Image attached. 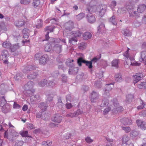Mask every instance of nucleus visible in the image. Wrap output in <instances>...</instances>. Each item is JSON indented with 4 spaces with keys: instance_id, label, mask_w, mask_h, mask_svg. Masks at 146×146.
<instances>
[{
    "instance_id": "nucleus-36",
    "label": "nucleus",
    "mask_w": 146,
    "mask_h": 146,
    "mask_svg": "<svg viewBox=\"0 0 146 146\" xmlns=\"http://www.w3.org/2000/svg\"><path fill=\"white\" fill-rule=\"evenodd\" d=\"M48 106V105L46 103L40 102L39 105L38 107L42 109L45 110L46 109Z\"/></svg>"
},
{
    "instance_id": "nucleus-1",
    "label": "nucleus",
    "mask_w": 146,
    "mask_h": 146,
    "mask_svg": "<svg viewBox=\"0 0 146 146\" xmlns=\"http://www.w3.org/2000/svg\"><path fill=\"white\" fill-rule=\"evenodd\" d=\"M111 102L113 105H111V110L114 113H115L119 111H123L122 107L119 106L118 101L116 99H113L111 100Z\"/></svg>"
},
{
    "instance_id": "nucleus-61",
    "label": "nucleus",
    "mask_w": 146,
    "mask_h": 146,
    "mask_svg": "<svg viewBox=\"0 0 146 146\" xmlns=\"http://www.w3.org/2000/svg\"><path fill=\"white\" fill-rule=\"evenodd\" d=\"M66 100L67 102H70L71 100V96L70 95H68L66 96Z\"/></svg>"
},
{
    "instance_id": "nucleus-27",
    "label": "nucleus",
    "mask_w": 146,
    "mask_h": 146,
    "mask_svg": "<svg viewBox=\"0 0 146 146\" xmlns=\"http://www.w3.org/2000/svg\"><path fill=\"white\" fill-rule=\"evenodd\" d=\"M83 37L84 40H88L91 37L92 35L89 32H86L83 34Z\"/></svg>"
},
{
    "instance_id": "nucleus-30",
    "label": "nucleus",
    "mask_w": 146,
    "mask_h": 146,
    "mask_svg": "<svg viewBox=\"0 0 146 146\" xmlns=\"http://www.w3.org/2000/svg\"><path fill=\"white\" fill-rule=\"evenodd\" d=\"M109 22L111 23L113 25H116L117 24V22L115 19V15H113L109 19Z\"/></svg>"
},
{
    "instance_id": "nucleus-29",
    "label": "nucleus",
    "mask_w": 146,
    "mask_h": 146,
    "mask_svg": "<svg viewBox=\"0 0 146 146\" xmlns=\"http://www.w3.org/2000/svg\"><path fill=\"white\" fill-rule=\"evenodd\" d=\"M121 32L125 36H129L131 35V32L127 29L122 30Z\"/></svg>"
},
{
    "instance_id": "nucleus-7",
    "label": "nucleus",
    "mask_w": 146,
    "mask_h": 146,
    "mask_svg": "<svg viewBox=\"0 0 146 146\" xmlns=\"http://www.w3.org/2000/svg\"><path fill=\"white\" fill-rule=\"evenodd\" d=\"M10 48L12 52L13 53L12 54L14 56H17L18 55V52H16V50L19 48L18 43L11 46Z\"/></svg>"
},
{
    "instance_id": "nucleus-22",
    "label": "nucleus",
    "mask_w": 146,
    "mask_h": 146,
    "mask_svg": "<svg viewBox=\"0 0 146 146\" xmlns=\"http://www.w3.org/2000/svg\"><path fill=\"white\" fill-rule=\"evenodd\" d=\"M82 34V33L80 32L79 31H72L71 33L70 32L69 33V34L70 35V36L72 35L73 36L76 38L77 37H80Z\"/></svg>"
},
{
    "instance_id": "nucleus-3",
    "label": "nucleus",
    "mask_w": 146,
    "mask_h": 146,
    "mask_svg": "<svg viewBox=\"0 0 146 146\" xmlns=\"http://www.w3.org/2000/svg\"><path fill=\"white\" fill-rule=\"evenodd\" d=\"M91 7H87L85 9V11L87 13H91L92 11ZM88 22L90 23H93L96 21V19L94 16L90 14H88L86 16Z\"/></svg>"
},
{
    "instance_id": "nucleus-25",
    "label": "nucleus",
    "mask_w": 146,
    "mask_h": 146,
    "mask_svg": "<svg viewBox=\"0 0 146 146\" xmlns=\"http://www.w3.org/2000/svg\"><path fill=\"white\" fill-rule=\"evenodd\" d=\"M30 30L26 28H25L23 31V37L24 39L25 38H28L29 36L30 32Z\"/></svg>"
},
{
    "instance_id": "nucleus-11",
    "label": "nucleus",
    "mask_w": 146,
    "mask_h": 146,
    "mask_svg": "<svg viewBox=\"0 0 146 146\" xmlns=\"http://www.w3.org/2000/svg\"><path fill=\"white\" fill-rule=\"evenodd\" d=\"M62 117L59 114H56L52 118V121L58 123H60L62 121Z\"/></svg>"
},
{
    "instance_id": "nucleus-33",
    "label": "nucleus",
    "mask_w": 146,
    "mask_h": 146,
    "mask_svg": "<svg viewBox=\"0 0 146 146\" xmlns=\"http://www.w3.org/2000/svg\"><path fill=\"white\" fill-rule=\"evenodd\" d=\"M23 137H27L31 138V137L28 135V132L27 131H20L19 133Z\"/></svg>"
},
{
    "instance_id": "nucleus-26",
    "label": "nucleus",
    "mask_w": 146,
    "mask_h": 146,
    "mask_svg": "<svg viewBox=\"0 0 146 146\" xmlns=\"http://www.w3.org/2000/svg\"><path fill=\"white\" fill-rule=\"evenodd\" d=\"M134 96L133 94H129L126 96V102L127 103H129L132 101V100Z\"/></svg>"
},
{
    "instance_id": "nucleus-43",
    "label": "nucleus",
    "mask_w": 146,
    "mask_h": 146,
    "mask_svg": "<svg viewBox=\"0 0 146 146\" xmlns=\"http://www.w3.org/2000/svg\"><path fill=\"white\" fill-rule=\"evenodd\" d=\"M111 65L112 66H114L116 68H117L118 67V60L115 59L113 60L111 62Z\"/></svg>"
},
{
    "instance_id": "nucleus-34",
    "label": "nucleus",
    "mask_w": 146,
    "mask_h": 146,
    "mask_svg": "<svg viewBox=\"0 0 146 146\" xmlns=\"http://www.w3.org/2000/svg\"><path fill=\"white\" fill-rule=\"evenodd\" d=\"M105 29L104 24L103 23L101 24L98 27V33H100L102 31H104Z\"/></svg>"
},
{
    "instance_id": "nucleus-15",
    "label": "nucleus",
    "mask_w": 146,
    "mask_h": 146,
    "mask_svg": "<svg viewBox=\"0 0 146 146\" xmlns=\"http://www.w3.org/2000/svg\"><path fill=\"white\" fill-rule=\"evenodd\" d=\"M97 10L99 12L101 16L104 15L106 12V9L105 7H103L102 6H99L97 7Z\"/></svg>"
},
{
    "instance_id": "nucleus-57",
    "label": "nucleus",
    "mask_w": 146,
    "mask_h": 146,
    "mask_svg": "<svg viewBox=\"0 0 146 146\" xmlns=\"http://www.w3.org/2000/svg\"><path fill=\"white\" fill-rule=\"evenodd\" d=\"M4 137L5 138H7V139H9V140H13V137H12L11 138L10 137L9 135H8V133L7 131H5L4 133Z\"/></svg>"
},
{
    "instance_id": "nucleus-47",
    "label": "nucleus",
    "mask_w": 146,
    "mask_h": 146,
    "mask_svg": "<svg viewBox=\"0 0 146 146\" xmlns=\"http://www.w3.org/2000/svg\"><path fill=\"white\" fill-rule=\"evenodd\" d=\"M57 83V82L54 80H52L50 81L48 84V85L49 86L51 87H53Z\"/></svg>"
},
{
    "instance_id": "nucleus-54",
    "label": "nucleus",
    "mask_w": 146,
    "mask_h": 146,
    "mask_svg": "<svg viewBox=\"0 0 146 146\" xmlns=\"http://www.w3.org/2000/svg\"><path fill=\"white\" fill-rule=\"evenodd\" d=\"M40 1L39 0H36L33 3V5L34 7H36L40 4Z\"/></svg>"
},
{
    "instance_id": "nucleus-41",
    "label": "nucleus",
    "mask_w": 146,
    "mask_h": 146,
    "mask_svg": "<svg viewBox=\"0 0 146 146\" xmlns=\"http://www.w3.org/2000/svg\"><path fill=\"white\" fill-rule=\"evenodd\" d=\"M52 46L50 44L48 43L46 44L44 48L45 51L47 52L50 51L51 50Z\"/></svg>"
},
{
    "instance_id": "nucleus-31",
    "label": "nucleus",
    "mask_w": 146,
    "mask_h": 146,
    "mask_svg": "<svg viewBox=\"0 0 146 146\" xmlns=\"http://www.w3.org/2000/svg\"><path fill=\"white\" fill-rule=\"evenodd\" d=\"M74 61V60L73 59L71 60H68L66 61V64L70 68H72L74 66V64L73 63Z\"/></svg>"
},
{
    "instance_id": "nucleus-63",
    "label": "nucleus",
    "mask_w": 146,
    "mask_h": 146,
    "mask_svg": "<svg viewBox=\"0 0 146 146\" xmlns=\"http://www.w3.org/2000/svg\"><path fill=\"white\" fill-rule=\"evenodd\" d=\"M133 24L136 27H139L141 25L140 22L137 20H135L134 21Z\"/></svg>"
},
{
    "instance_id": "nucleus-2",
    "label": "nucleus",
    "mask_w": 146,
    "mask_h": 146,
    "mask_svg": "<svg viewBox=\"0 0 146 146\" xmlns=\"http://www.w3.org/2000/svg\"><path fill=\"white\" fill-rule=\"evenodd\" d=\"M73 23L72 22L70 21L65 23L64 27L65 30L63 32L64 35L66 37L70 36L69 34L73 28Z\"/></svg>"
},
{
    "instance_id": "nucleus-46",
    "label": "nucleus",
    "mask_w": 146,
    "mask_h": 146,
    "mask_svg": "<svg viewBox=\"0 0 146 146\" xmlns=\"http://www.w3.org/2000/svg\"><path fill=\"white\" fill-rule=\"evenodd\" d=\"M0 106H2L6 103V101L4 96H2L0 99Z\"/></svg>"
},
{
    "instance_id": "nucleus-32",
    "label": "nucleus",
    "mask_w": 146,
    "mask_h": 146,
    "mask_svg": "<svg viewBox=\"0 0 146 146\" xmlns=\"http://www.w3.org/2000/svg\"><path fill=\"white\" fill-rule=\"evenodd\" d=\"M115 80L117 82H120L122 80L121 75L120 73L115 74Z\"/></svg>"
},
{
    "instance_id": "nucleus-38",
    "label": "nucleus",
    "mask_w": 146,
    "mask_h": 146,
    "mask_svg": "<svg viewBox=\"0 0 146 146\" xmlns=\"http://www.w3.org/2000/svg\"><path fill=\"white\" fill-rule=\"evenodd\" d=\"M138 88L140 89H146V82H141L140 84H139L137 85Z\"/></svg>"
},
{
    "instance_id": "nucleus-55",
    "label": "nucleus",
    "mask_w": 146,
    "mask_h": 146,
    "mask_svg": "<svg viewBox=\"0 0 146 146\" xmlns=\"http://www.w3.org/2000/svg\"><path fill=\"white\" fill-rule=\"evenodd\" d=\"M83 111L80 110V109H78L74 112V113L75 114V116L76 117L79 115L82 114L83 113Z\"/></svg>"
},
{
    "instance_id": "nucleus-6",
    "label": "nucleus",
    "mask_w": 146,
    "mask_h": 146,
    "mask_svg": "<svg viewBox=\"0 0 146 146\" xmlns=\"http://www.w3.org/2000/svg\"><path fill=\"white\" fill-rule=\"evenodd\" d=\"M49 60L48 56L47 54H44L41 56L39 59V64L40 65H44Z\"/></svg>"
},
{
    "instance_id": "nucleus-16",
    "label": "nucleus",
    "mask_w": 146,
    "mask_h": 146,
    "mask_svg": "<svg viewBox=\"0 0 146 146\" xmlns=\"http://www.w3.org/2000/svg\"><path fill=\"white\" fill-rule=\"evenodd\" d=\"M141 58L139 59V61L143 62L146 64V51H143L141 52Z\"/></svg>"
},
{
    "instance_id": "nucleus-20",
    "label": "nucleus",
    "mask_w": 146,
    "mask_h": 146,
    "mask_svg": "<svg viewBox=\"0 0 146 146\" xmlns=\"http://www.w3.org/2000/svg\"><path fill=\"white\" fill-rule=\"evenodd\" d=\"M121 121L124 125H130L131 123V119L127 118H124L121 119Z\"/></svg>"
},
{
    "instance_id": "nucleus-44",
    "label": "nucleus",
    "mask_w": 146,
    "mask_h": 146,
    "mask_svg": "<svg viewBox=\"0 0 146 146\" xmlns=\"http://www.w3.org/2000/svg\"><path fill=\"white\" fill-rule=\"evenodd\" d=\"M85 16V14L83 13H81L76 16V18L78 20L82 19Z\"/></svg>"
},
{
    "instance_id": "nucleus-49",
    "label": "nucleus",
    "mask_w": 146,
    "mask_h": 146,
    "mask_svg": "<svg viewBox=\"0 0 146 146\" xmlns=\"http://www.w3.org/2000/svg\"><path fill=\"white\" fill-rule=\"evenodd\" d=\"M54 28H51L50 26H49L46 27L44 29V31H49L50 32H53L54 29Z\"/></svg>"
},
{
    "instance_id": "nucleus-53",
    "label": "nucleus",
    "mask_w": 146,
    "mask_h": 146,
    "mask_svg": "<svg viewBox=\"0 0 146 146\" xmlns=\"http://www.w3.org/2000/svg\"><path fill=\"white\" fill-rule=\"evenodd\" d=\"M31 2L30 0H21L20 3L21 4L27 5L30 3Z\"/></svg>"
},
{
    "instance_id": "nucleus-48",
    "label": "nucleus",
    "mask_w": 146,
    "mask_h": 146,
    "mask_svg": "<svg viewBox=\"0 0 146 146\" xmlns=\"http://www.w3.org/2000/svg\"><path fill=\"white\" fill-rule=\"evenodd\" d=\"M109 90L107 89H105L104 91V94L103 95L104 97L106 98H109L110 96Z\"/></svg>"
},
{
    "instance_id": "nucleus-40",
    "label": "nucleus",
    "mask_w": 146,
    "mask_h": 146,
    "mask_svg": "<svg viewBox=\"0 0 146 146\" xmlns=\"http://www.w3.org/2000/svg\"><path fill=\"white\" fill-rule=\"evenodd\" d=\"M129 138L128 136L124 135L122 139L123 143L127 144V142L129 141Z\"/></svg>"
},
{
    "instance_id": "nucleus-35",
    "label": "nucleus",
    "mask_w": 146,
    "mask_h": 146,
    "mask_svg": "<svg viewBox=\"0 0 146 146\" xmlns=\"http://www.w3.org/2000/svg\"><path fill=\"white\" fill-rule=\"evenodd\" d=\"M129 15L131 17H134L135 18L138 17L139 16V13L138 11H133L129 13Z\"/></svg>"
},
{
    "instance_id": "nucleus-59",
    "label": "nucleus",
    "mask_w": 146,
    "mask_h": 146,
    "mask_svg": "<svg viewBox=\"0 0 146 146\" xmlns=\"http://www.w3.org/2000/svg\"><path fill=\"white\" fill-rule=\"evenodd\" d=\"M131 134L132 136L134 137H136L138 135L139 132L137 131L133 130L131 131Z\"/></svg>"
},
{
    "instance_id": "nucleus-19",
    "label": "nucleus",
    "mask_w": 146,
    "mask_h": 146,
    "mask_svg": "<svg viewBox=\"0 0 146 146\" xmlns=\"http://www.w3.org/2000/svg\"><path fill=\"white\" fill-rule=\"evenodd\" d=\"M10 107L8 104H6L2 106V110L4 113H6L10 111Z\"/></svg>"
},
{
    "instance_id": "nucleus-52",
    "label": "nucleus",
    "mask_w": 146,
    "mask_h": 146,
    "mask_svg": "<svg viewBox=\"0 0 146 146\" xmlns=\"http://www.w3.org/2000/svg\"><path fill=\"white\" fill-rule=\"evenodd\" d=\"M111 107H108V108H106L103 111V114L104 115L107 114L111 110Z\"/></svg>"
},
{
    "instance_id": "nucleus-21",
    "label": "nucleus",
    "mask_w": 146,
    "mask_h": 146,
    "mask_svg": "<svg viewBox=\"0 0 146 146\" xmlns=\"http://www.w3.org/2000/svg\"><path fill=\"white\" fill-rule=\"evenodd\" d=\"M53 47L54 49L57 53H59L61 52L62 49V45L56 43L54 45Z\"/></svg>"
},
{
    "instance_id": "nucleus-45",
    "label": "nucleus",
    "mask_w": 146,
    "mask_h": 146,
    "mask_svg": "<svg viewBox=\"0 0 146 146\" xmlns=\"http://www.w3.org/2000/svg\"><path fill=\"white\" fill-rule=\"evenodd\" d=\"M106 140L107 141L106 146H112L113 144V139L109 138H106Z\"/></svg>"
},
{
    "instance_id": "nucleus-10",
    "label": "nucleus",
    "mask_w": 146,
    "mask_h": 146,
    "mask_svg": "<svg viewBox=\"0 0 146 146\" xmlns=\"http://www.w3.org/2000/svg\"><path fill=\"white\" fill-rule=\"evenodd\" d=\"M136 123L138 127L142 129H146V122L139 119H137L136 121Z\"/></svg>"
},
{
    "instance_id": "nucleus-64",
    "label": "nucleus",
    "mask_w": 146,
    "mask_h": 146,
    "mask_svg": "<svg viewBox=\"0 0 146 146\" xmlns=\"http://www.w3.org/2000/svg\"><path fill=\"white\" fill-rule=\"evenodd\" d=\"M140 115L141 116L146 117V110H143L140 113Z\"/></svg>"
},
{
    "instance_id": "nucleus-50",
    "label": "nucleus",
    "mask_w": 146,
    "mask_h": 146,
    "mask_svg": "<svg viewBox=\"0 0 146 146\" xmlns=\"http://www.w3.org/2000/svg\"><path fill=\"white\" fill-rule=\"evenodd\" d=\"M11 44L7 42H4L2 44L3 47L5 48H10Z\"/></svg>"
},
{
    "instance_id": "nucleus-5",
    "label": "nucleus",
    "mask_w": 146,
    "mask_h": 146,
    "mask_svg": "<svg viewBox=\"0 0 146 146\" xmlns=\"http://www.w3.org/2000/svg\"><path fill=\"white\" fill-rule=\"evenodd\" d=\"M9 56V54L7 50H4L2 51L0 58H2L4 64H8V58Z\"/></svg>"
},
{
    "instance_id": "nucleus-8",
    "label": "nucleus",
    "mask_w": 146,
    "mask_h": 146,
    "mask_svg": "<svg viewBox=\"0 0 146 146\" xmlns=\"http://www.w3.org/2000/svg\"><path fill=\"white\" fill-rule=\"evenodd\" d=\"M99 94L98 92L93 91L91 93L90 99L91 102L95 103L99 98Z\"/></svg>"
},
{
    "instance_id": "nucleus-39",
    "label": "nucleus",
    "mask_w": 146,
    "mask_h": 146,
    "mask_svg": "<svg viewBox=\"0 0 146 146\" xmlns=\"http://www.w3.org/2000/svg\"><path fill=\"white\" fill-rule=\"evenodd\" d=\"M108 104V100L106 99H104L102 100L101 106L102 107H104L106 106H107Z\"/></svg>"
},
{
    "instance_id": "nucleus-17",
    "label": "nucleus",
    "mask_w": 146,
    "mask_h": 146,
    "mask_svg": "<svg viewBox=\"0 0 146 146\" xmlns=\"http://www.w3.org/2000/svg\"><path fill=\"white\" fill-rule=\"evenodd\" d=\"M8 86L5 84H2L0 86V92L3 94L6 92L7 90H8Z\"/></svg>"
},
{
    "instance_id": "nucleus-4",
    "label": "nucleus",
    "mask_w": 146,
    "mask_h": 146,
    "mask_svg": "<svg viewBox=\"0 0 146 146\" xmlns=\"http://www.w3.org/2000/svg\"><path fill=\"white\" fill-rule=\"evenodd\" d=\"M77 63L78 66H82V63L85 64L90 69L92 68V62L91 61L86 60L82 57H79L77 59Z\"/></svg>"
},
{
    "instance_id": "nucleus-28",
    "label": "nucleus",
    "mask_w": 146,
    "mask_h": 146,
    "mask_svg": "<svg viewBox=\"0 0 146 146\" xmlns=\"http://www.w3.org/2000/svg\"><path fill=\"white\" fill-rule=\"evenodd\" d=\"M37 75V73L32 71L31 72L30 74H29L27 76V77L28 78L30 79H33L36 78V77Z\"/></svg>"
},
{
    "instance_id": "nucleus-51",
    "label": "nucleus",
    "mask_w": 146,
    "mask_h": 146,
    "mask_svg": "<svg viewBox=\"0 0 146 146\" xmlns=\"http://www.w3.org/2000/svg\"><path fill=\"white\" fill-rule=\"evenodd\" d=\"M24 143L22 141H16L15 146H22Z\"/></svg>"
},
{
    "instance_id": "nucleus-37",
    "label": "nucleus",
    "mask_w": 146,
    "mask_h": 146,
    "mask_svg": "<svg viewBox=\"0 0 146 146\" xmlns=\"http://www.w3.org/2000/svg\"><path fill=\"white\" fill-rule=\"evenodd\" d=\"M78 40L76 38L72 36L69 40V42L73 45H74L77 41Z\"/></svg>"
},
{
    "instance_id": "nucleus-56",
    "label": "nucleus",
    "mask_w": 146,
    "mask_h": 146,
    "mask_svg": "<svg viewBox=\"0 0 146 146\" xmlns=\"http://www.w3.org/2000/svg\"><path fill=\"white\" fill-rule=\"evenodd\" d=\"M14 78L15 80H20L22 78L21 75L19 73L17 74H16V76H15Z\"/></svg>"
},
{
    "instance_id": "nucleus-13",
    "label": "nucleus",
    "mask_w": 146,
    "mask_h": 146,
    "mask_svg": "<svg viewBox=\"0 0 146 146\" xmlns=\"http://www.w3.org/2000/svg\"><path fill=\"white\" fill-rule=\"evenodd\" d=\"M142 76V74L140 73H137L133 76V82L134 85L141 80Z\"/></svg>"
},
{
    "instance_id": "nucleus-60",
    "label": "nucleus",
    "mask_w": 146,
    "mask_h": 146,
    "mask_svg": "<svg viewBox=\"0 0 146 146\" xmlns=\"http://www.w3.org/2000/svg\"><path fill=\"white\" fill-rule=\"evenodd\" d=\"M62 81L64 82H66L67 80V77L65 74H62Z\"/></svg>"
},
{
    "instance_id": "nucleus-18",
    "label": "nucleus",
    "mask_w": 146,
    "mask_h": 146,
    "mask_svg": "<svg viewBox=\"0 0 146 146\" xmlns=\"http://www.w3.org/2000/svg\"><path fill=\"white\" fill-rule=\"evenodd\" d=\"M78 68L74 66L72 68L69 69L68 73L70 74H76L78 72Z\"/></svg>"
},
{
    "instance_id": "nucleus-12",
    "label": "nucleus",
    "mask_w": 146,
    "mask_h": 146,
    "mask_svg": "<svg viewBox=\"0 0 146 146\" xmlns=\"http://www.w3.org/2000/svg\"><path fill=\"white\" fill-rule=\"evenodd\" d=\"M60 41V39L53 38H49L48 43L52 46H54L56 43H58Z\"/></svg>"
},
{
    "instance_id": "nucleus-42",
    "label": "nucleus",
    "mask_w": 146,
    "mask_h": 146,
    "mask_svg": "<svg viewBox=\"0 0 146 146\" xmlns=\"http://www.w3.org/2000/svg\"><path fill=\"white\" fill-rule=\"evenodd\" d=\"M47 83V80L45 79H44L38 83V85L40 86L43 87L46 85Z\"/></svg>"
},
{
    "instance_id": "nucleus-58",
    "label": "nucleus",
    "mask_w": 146,
    "mask_h": 146,
    "mask_svg": "<svg viewBox=\"0 0 146 146\" xmlns=\"http://www.w3.org/2000/svg\"><path fill=\"white\" fill-rule=\"evenodd\" d=\"M41 56V54L40 53H36L35 56V60H37L40 59V57Z\"/></svg>"
},
{
    "instance_id": "nucleus-62",
    "label": "nucleus",
    "mask_w": 146,
    "mask_h": 146,
    "mask_svg": "<svg viewBox=\"0 0 146 146\" xmlns=\"http://www.w3.org/2000/svg\"><path fill=\"white\" fill-rule=\"evenodd\" d=\"M85 140L87 143H91L93 141V140L89 137H86L85 139Z\"/></svg>"
},
{
    "instance_id": "nucleus-9",
    "label": "nucleus",
    "mask_w": 146,
    "mask_h": 146,
    "mask_svg": "<svg viewBox=\"0 0 146 146\" xmlns=\"http://www.w3.org/2000/svg\"><path fill=\"white\" fill-rule=\"evenodd\" d=\"M25 23V21L23 19H21L16 20L14 24L17 27L20 28L24 25Z\"/></svg>"
},
{
    "instance_id": "nucleus-24",
    "label": "nucleus",
    "mask_w": 146,
    "mask_h": 146,
    "mask_svg": "<svg viewBox=\"0 0 146 146\" xmlns=\"http://www.w3.org/2000/svg\"><path fill=\"white\" fill-rule=\"evenodd\" d=\"M34 83L31 81H29L25 85L24 87L25 89L29 90L32 89Z\"/></svg>"
},
{
    "instance_id": "nucleus-14",
    "label": "nucleus",
    "mask_w": 146,
    "mask_h": 146,
    "mask_svg": "<svg viewBox=\"0 0 146 146\" xmlns=\"http://www.w3.org/2000/svg\"><path fill=\"white\" fill-rule=\"evenodd\" d=\"M134 5L132 4L129 1L126 3L125 5V7L123 8V9L125 11H126L125 9L128 11H130L134 9Z\"/></svg>"
},
{
    "instance_id": "nucleus-23",
    "label": "nucleus",
    "mask_w": 146,
    "mask_h": 146,
    "mask_svg": "<svg viewBox=\"0 0 146 146\" xmlns=\"http://www.w3.org/2000/svg\"><path fill=\"white\" fill-rule=\"evenodd\" d=\"M146 9V6L144 4H140L139 5L137 10L139 13H142Z\"/></svg>"
}]
</instances>
